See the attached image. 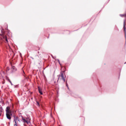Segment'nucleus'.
<instances>
[{
  "label": "nucleus",
  "instance_id": "obj_6",
  "mask_svg": "<svg viewBox=\"0 0 126 126\" xmlns=\"http://www.w3.org/2000/svg\"><path fill=\"white\" fill-rule=\"evenodd\" d=\"M14 122H16V121H18V122H20V119L18 117H16V118L14 119Z\"/></svg>",
  "mask_w": 126,
  "mask_h": 126
},
{
  "label": "nucleus",
  "instance_id": "obj_2",
  "mask_svg": "<svg viewBox=\"0 0 126 126\" xmlns=\"http://www.w3.org/2000/svg\"><path fill=\"white\" fill-rule=\"evenodd\" d=\"M21 118H22V120L24 124H27L28 125V124H29V123H30V121L27 120L25 118L23 117V116H21Z\"/></svg>",
  "mask_w": 126,
  "mask_h": 126
},
{
  "label": "nucleus",
  "instance_id": "obj_23",
  "mask_svg": "<svg viewBox=\"0 0 126 126\" xmlns=\"http://www.w3.org/2000/svg\"><path fill=\"white\" fill-rule=\"evenodd\" d=\"M30 58L32 59V60H34V58L33 57H30Z\"/></svg>",
  "mask_w": 126,
  "mask_h": 126
},
{
  "label": "nucleus",
  "instance_id": "obj_24",
  "mask_svg": "<svg viewBox=\"0 0 126 126\" xmlns=\"http://www.w3.org/2000/svg\"><path fill=\"white\" fill-rule=\"evenodd\" d=\"M15 115H13V118H14V119H16V118H15Z\"/></svg>",
  "mask_w": 126,
  "mask_h": 126
},
{
  "label": "nucleus",
  "instance_id": "obj_15",
  "mask_svg": "<svg viewBox=\"0 0 126 126\" xmlns=\"http://www.w3.org/2000/svg\"><path fill=\"white\" fill-rule=\"evenodd\" d=\"M62 79L63 81V82H65V79L64 78H62Z\"/></svg>",
  "mask_w": 126,
  "mask_h": 126
},
{
  "label": "nucleus",
  "instance_id": "obj_20",
  "mask_svg": "<svg viewBox=\"0 0 126 126\" xmlns=\"http://www.w3.org/2000/svg\"><path fill=\"white\" fill-rule=\"evenodd\" d=\"M56 61H58V63H60V60L59 59H56Z\"/></svg>",
  "mask_w": 126,
  "mask_h": 126
},
{
  "label": "nucleus",
  "instance_id": "obj_8",
  "mask_svg": "<svg viewBox=\"0 0 126 126\" xmlns=\"http://www.w3.org/2000/svg\"><path fill=\"white\" fill-rule=\"evenodd\" d=\"M120 16H121V17H124V16H125L126 18V13L124 14H120Z\"/></svg>",
  "mask_w": 126,
  "mask_h": 126
},
{
  "label": "nucleus",
  "instance_id": "obj_27",
  "mask_svg": "<svg viewBox=\"0 0 126 126\" xmlns=\"http://www.w3.org/2000/svg\"><path fill=\"white\" fill-rule=\"evenodd\" d=\"M51 57L52 58H54V56H53V55H51Z\"/></svg>",
  "mask_w": 126,
  "mask_h": 126
},
{
  "label": "nucleus",
  "instance_id": "obj_4",
  "mask_svg": "<svg viewBox=\"0 0 126 126\" xmlns=\"http://www.w3.org/2000/svg\"><path fill=\"white\" fill-rule=\"evenodd\" d=\"M1 36H2L3 39L5 40L6 43H8V40H7V37H6V36L3 35V34H0Z\"/></svg>",
  "mask_w": 126,
  "mask_h": 126
},
{
  "label": "nucleus",
  "instance_id": "obj_5",
  "mask_svg": "<svg viewBox=\"0 0 126 126\" xmlns=\"http://www.w3.org/2000/svg\"><path fill=\"white\" fill-rule=\"evenodd\" d=\"M38 90L39 94H40V95H43V92L42 91V89H41L40 87H38Z\"/></svg>",
  "mask_w": 126,
  "mask_h": 126
},
{
  "label": "nucleus",
  "instance_id": "obj_18",
  "mask_svg": "<svg viewBox=\"0 0 126 126\" xmlns=\"http://www.w3.org/2000/svg\"><path fill=\"white\" fill-rule=\"evenodd\" d=\"M25 119L27 120V121H29V120H30L29 118H26Z\"/></svg>",
  "mask_w": 126,
  "mask_h": 126
},
{
  "label": "nucleus",
  "instance_id": "obj_13",
  "mask_svg": "<svg viewBox=\"0 0 126 126\" xmlns=\"http://www.w3.org/2000/svg\"><path fill=\"white\" fill-rule=\"evenodd\" d=\"M14 88H18V85H14Z\"/></svg>",
  "mask_w": 126,
  "mask_h": 126
},
{
  "label": "nucleus",
  "instance_id": "obj_12",
  "mask_svg": "<svg viewBox=\"0 0 126 126\" xmlns=\"http://www.w3.org/2000/svg\"><path fill=\"white\" fill-rule=\"evenodd\" d=\"M14 126H17V123L16 121H15V124L14 125Z\"/></svg>",
  "mask_w": 126,
  "mask_h": 126
},
{
  "label": "nucleus",
  "instance_id": "obj_26",
  "mask_svg": "<svg viewBox=\"0 0 126 126\" xmlns=\"http://www.w3.org/2000/svg\"><path fill=\"white\" fill-rule=\"evenodd\" d=\"M1 116V113L0 112V117Z\"/></svg>",
  "mask_w": 126,
  "mask_h": 126
},
{
  "label": "nucleus",
  "instance_id": "obj_29",
  "mask_svg": "<svg viewBox=\"0 0 126 126\" xmlns=\"http://www.w3.org/2000/svg\"><path fill=\"white\" fill-rule=\"evenodd\" d=\"M39 53H40V52L38 51V54H39Z\"/></svg>",
  "mask_w": 126,
  "mask_h": 126
},
{
  "label": "nucleus",
  "instance_id": "obj_22",
  "mask_svg": "<svg viewBox=\"0 0 126 126\" xmlns=\"http://www.w3.org/2000/svg\"><path fill=\"white\" fill-rule=\"evenodd\" d=\"M56 57H53L52 58V59H54V60H55V59H56Z\"/></svg>",
  "mask_w": 126,
  "mask_h": 126
},
{
  "label": "nucleus",
  "instance_id": "obj_19",
  "mask_svg": "<svg viewBox=\"0 0 126 126\" xmlns=\"http://www.w3.org/2000/svg\"><path fill=\"white\" fill-rule=\"evenodd\" d=\"M66 87H68V84H67V82L66 83Z\"/></svg>",
  "mask_w": 126,
  "mask_h": 126
},
{
  "label": "nucleus",
  "instance_id": "obj_11",
  "mask_svg": "<svg viewBox=\"0 0 126 126\" xmlns=\"http://www.w3.org/2000/svg\"><path fill=\"white\" fill-rule=\"evenodd\" d=\"M12 69H13L14 70H15V66H12Z\"/></svg>",
  "mask_w": 126,
  "mask_h": 126
},
{
  "label": "nucleus",
  "instance_id": "obj_10",
  "mask_svg": "<svg viewBox=\"0 0 126 126\" xmlns=\"http://www.w3.org/2000/svg\"><path fill=\"white\" fill-rule=\"evenodd\" d=\"M22 74H23V76H24V77H25V75H24V74H25V72H24V71H23Z\"/></svg>",
  "mask_w": 126,
  "mask_h": 126
},
{
  "label": "nucleus",
  "instance_id": "obj_14",
  "mask_svg": "<svg viewBox=\"0 0 126 126\" xmlns=\"http://www.w3.org/2000/svg\"><path fill=\"white\" fill-rule=\"evenodd\" d=\"M2 111H3V109H2V107H1V110H0V113H2Z\"/></svg>",
  "mask_w": 126,
  "mask_h": 126
},
{
  "label": "nucleus",
  "instance_id": "obj_28",
  "mask_svg": "<svg viewBox=\"0 0 126 126\" xmlns=\"http://www.w3.org/2000/svg\"><path fill=\"white\" fill-rule=\"evenodd\" d=\"M51 57L52 58H54V56H53V55H51Z\"/></svg>",
  "mask_w": 126,
  "mask_h": 126
},
{
  "label": "nucleus",
  "instance_id": "obj_30",
  "mask_svg": "<svg viewBox=\"0 0 126 126\" xmlns=\"http://www.w3.org/2000/svg\"><path fill=\"white\" fill-rule=\"evenodd\" d=\"M6 25V26H7V25Z\"/></svg>",
  "mask_w": 126,
  "mask_h": 126
},
{
  "label": "nucleus",
  "instance_id": "obj_25",
  "mask_svg": "<svg viewBox=\"0 0 126 126\" xmlns=\"http://www.w3.org/2000/svg\"><path fill=\"white\" fill-rule=\"evenodd\" d=\"M67 89L68 90H69V88L68 87H67Z\"/></svg>",
  "mask_w": 126,
  "mask_h": 126
},
{
  "label": "nucleus",
  "instance_id": "obj_7",
  "mask_svg": "<svg viewBox=\"0 0 126 126\" xmlns=\"http://www.w3.org/2000/svg\"><path fill=\"white\" fill-rule=\"evenodd\" d=\"M59 76H61L62 77V78H64V76H63V72H61V75H60Z\"/></svg>",
  "mask_w": 126,
  "mask_h": 126
},
{
  "label": "nucleus",
  "instance_id": "obj_3",
  "mask_svg": "<svg viewBox=\"0 0 126 126\" xmlns=\"http://www.w3.org/2000/svg\"><path fill=\"white\" fill-rule=\"evenodd\" d=\"M123 28L125 32V39H126V20L124 21Z\"/></svg>",
  "mask_w": 126,
  "mask_h": 126
},
{
  "label": "nucleus",
  "instance_id": "obj_17",
  "mask_svg": "<svg viewBox=\"0 0 126 126\" xmlns=\"http://www.w3.org/2000/svg\"><path fill=\"white\" fill-rule=\"evenodd\" d=\"M36 103L37 106H40V103L38 101H36Z\"/></svg>",
  "mask_w": 126,
  "mask_h": 126
},
{
  "label": "nucleus",
  "instance_id": "obj_1",
  "mask_svg": "<svg viewBox=\"0 0 126 126\" xmlns=\"http://www.w3.org/2000/svg\"><path fill=\"white\" fill-rule=\"evenodd\" d=\"M10 107L8 106L6 108V116L8 120H11V117H12V111L10 110Z\"/></svg>",
  "mask_w": 126,
  "mask_h": 126
},
{
  "label": "nucleus",
  "instance_id": "obj_9",
  "mask_svg": "<svg viewBox=\"0 0 126 126\" xmlns=\"http://www.w3.org/2000/svg\"><path fill=\"white\" fill-rule=\"evenodd\" d=\"M8 82H9V83H10V84H11V85H13V84H12V82H11V81L10 80V79H8Z\"/></svg>",
  "mask_w": 126,
  "mask_h": 126
},
{
  "label": "nucleus",
  "instance_id": "obj_16",
  "mask_svg": "<svg viewBox=\"0 0 126 126\" xmlns=\"http://www.w3.org/2000/svg\"><path fill=\"white\" fill-rule=\"evenodd\" d=\"M3 30V29H2V27H1V29H0V31L1 32V33L3 32H2Z\"/></svg>",
  "mask_w": 126,
  "mask_h": 126
},
{
  "label": "nucleus",
  "instance_id": "obj_21",
  "mask_svg": "<svg viewBox=\"0 0 126 126\" xmlns=\"http://www.w3.org/2000/svg\"><path fill=\"white\" fill-rule=\"evenodd\" d=\"M58 63H59L60 65H62V64L61 63V62H60V61H59V62H58Z\"/></svg>",
  "mask_w": 126,
  "mask_h": 126
}]
</instances>
